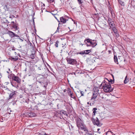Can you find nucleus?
Instances as JSON below:
<instances>
[{
  "instance_id": "47",
  "label": "nucleus",
  "mask_w": 135,
  "mask_h": 135,
  "mask_svg": "<svg viewBox=\"0 0 135 135\" xmlns=\"http://www.w3.org/2000/svg\"><path fill=\"white\" fill-rule=\"evenodd\" d=\"M58 21V22H59L60 21L57 18V19H56Z\"/></svg>"
},
{
  "instance_id": "11",
  "label": "nucleus",
  "mask_w": 135,
  "mask_h": 135,
  "mask_svg": "<svg viewBox=\"0 0 135 135\" xmlns=\"http://www.w3.org/2000/svg\"><path fill=\"white\" fill-rule=\"evenodd\" d=\"M10 59L12 61H16L18 60V57L17 56H16L13 57L12 56L10 57Z\"/></svg>"
},
{
  "instance_id": "35",
  "label": "nucleus",
  "mask_w": 135,
  "mask_h": 135,
  "mask_svg": "<svg viewBox=\"0 0 135 135\" xmlns=\"http://www.w3.org/2000/svg\"><path fill=\"white\" fill-rule=\"evenodd\" d=\"M34 54H32L31 55V58L32 59H34V58L35 57H34Z\"/></svg>"
},
{
  "instance_id": "17",
  "label": "nucleus",
  "mask_w": 135,
  "mask_h": 135,
  "mask_svg": "<svg viewBox=\"0 0 135 135\" xmlns=\"http://www.w3.org/2000/svg\"><path fill=\"white\" fill-rule=\"evenodd\" d=\"M129 80V79L127 78V75L125 78V79L124 81V84H126L128 82Z\"/></svg>"
},
{
  "instance_id": "24",
  "label": "nucleus",
  "mask_w": 135,
  "mask_h": 135,
  "mask_svg": "<svg viewBox=\"0 0 135 135\" xmlns=\"http://www.w3.org/2000/svg\"><path fill=\"white\" fill-rule=\"evenodd\" d=\"M112 31H113L115 33H116L117 32V30L116 28L114 26V27H112Z\"/></svg>"
},
{
  "instance_id": "4",
  "label": "nucleus",
  "mask_w": 135,
  "mask_h": 135,
  "mask_svg": "<svg viewBox=\"0 0 135 135\" xmlns=\"http://www.w3.org/2000/svg\"><path fill=\"white\" fill-rule=\"evenodd\" d=\"M93 93L92 99H94L96 98L98 95L99 91L98 88V87L94 86L93 89Z\"/></svg>"
},
{
  "instance_id": "38",
  "label": "nucleus",
  "mask_w": 135,
  "mask_h": 135,
  "mask_svg": "<svg viewBox=\"0 0 135 135\" xmlns=\"http://www.w3.org/2000/svg\"><path fill=\"white\" fill-rule=\"evenodd\" d=\"M11 85H12L13 86H14L15 87L16 86H15V84L14 83V82H11Z\"/></svg>"
},
{
  "instance_id": "6",
  "label": "nucleus",
  "mask_w": 135,
  "mask_h": 135,
  "mask_svg": "<svg viewBox=\"0 0 135 135\" xmlns=\"http://www.w3.org/2000/svg\"><path fill=\"white\" fill-rule=\"evenodd\" d=\"M7 33L9 35V36L11 37H19V36L13 32L10 31H8L7 32Z\"/></svg>"
},
{
  "instance_id": "56",
  "label": "nucleus",
  "mask_w": 135,
  "mask_h": 135,
  "mask_svg": "<svg viewBox=\"0 0 135 135\" xmlns=\"http://www.w3.org/2000/svg\"><path fill=\"white\" fill-rule=\"evenodd\" d=\"M30 43L31 45H32V44L30 42Z\"/></svg>"
},
{
  "instance_id": "53",
  "label": "nucleus",
  "mask_w": 135,
  "mask_h": 135,
  "mask_svg": "<svg viewBox=\"0 0 135 135\" xmlns=\"http://www.w3.org/2000/svg\"><path fill=\"white\" fill-rule=\"evenodd\" d=\"M105 131H106L105 130V129L104 130V132Z\"/></svg>"
},
{
  "instance_id": "5",
  "label": "nucleus",
  "mask_w": 135,
  "mask_h": 135,
  "mask_svg": "<svg viewBox=\"0 0 135 135\" xmlns=\"http://www.w3.org/2000/svg\"><path fill=\"white\" fill-rule=\"evenodd\" d=\"M11 76L13 80L15 81L18 83H20L21 80L18 76H16L14 74L12 75Z\"/></svg>"
},
{
  "instance_id": "18",
  "label": "nucleus",
  "mask_w": 135,
  "mask_h": 135,
  "mask_svg": "<svg viewBox=\"0 0 135 135\" xmlns=\"http://www.w3.org/2000/svg\"><path fill=\"white\" fill-rule=\"evenodd\" d=\"M113 133L112 132L109 131H107L103 134V135H111ZM112 135H115V134H112Z\"/></svg>"
},
{
  "instance_id": "27",
  "label": "nucleus",
  "mask_w": 135,
  "mask_h": 135,
  "mask_svg": "<svg viewBox=\"0 0 135 135\" xmlns=\"http://www.w3.org/2000/svg\"><path fill=\"white\" fill-rule=\"evenodd\" d=\"M93 115L94 116L96 112V110H97V108H94L93 109Z\"/></svg>"
},
{
  "instance_id": "40",
  "label": "nucleus",
  "mask_w": 135,
  "mask_h": 135,
  "mask_svg": "<svg viewBox=\"0 0 135 135\" xmlns=\"http://www.w3.org/2000/svg\"><path fill=\"white\" fill-rule=\"evenodd\" d=\"M80 93L81 94V96H84V94L83 91H81Z\"/></svg>"
},
{
  "instance_id": "22",
  "label": "nucleus",
  "mask_w": 135,
  "mask_h": 135,
  "mask_svg": "<svg viewBox=\"0 0 135 135\" xmlns=\"http://www.w3.org/2000/svg\"><path fill=\"white\" fill-rule=\"evenodd\" d=\"M119 3L122 6H124L125 5V2L122 1L120 0H118Z\"/></svg>"
},
{
  "instance_id": "26",
  "label": "nucleus",
  "mask_w": 135,
  "mask_h": 135,
  "mask_svg": "<svg viewBox=\"0 0 135 135\" xmlns=\"http://www.w3.org/2000/svg\"><path fill=\"white\" fill-rule=\"evenodd\" d=\"M91 40L90 39H86L84 41L85 42L86 41L88 43H89L90 44V43L91 42V40Z\"/></svg>"
},
{
  "instance_id": "52",
  "label": "nucleus",
  "mask_w": 135,
  "mask_h": 135,
  "mask_svg": "<svg viewBox=\"0 0 135 135\" xmlns=\"http://www.w3.org/2000/svg\"><path fill=\"white\" fill-rule=\"evenodd\" d=\"M80 44L82 45V46L83 45V44Z\"/></svg>"
},
{
  "instance_id": "44",
  "label": "nucleus",
  "mask_w": 135,
  "mask_h": 135,
  "mask_svg": "<svg viewBox=\"0 0 135 135\" xmlns=\"http://www.w3.org/2000/svg\"><path fill=\"white\" fill-rule=\"evenodd\" d=\"M103 47H105V50H106L107 49H106V47H105V46H104V45H103Z\"/></svg>"
},
{
  "instance_id": "34",
  "label": "nucleus",
  "mask_w": 135,
  "mask_h": 135,
  "mask_svg": "<svg viewBox=\"0 0 135 135\" xmlns=\"http://www.w3.org/2000/svg\"><path fill=\"white\" fill-rule=\"evenodd\" d=\"M85 51H81L80 53V54L81 55H83L84 54H85Z\"/></svg>"
},
{
  "instance_id": "36",
  "label": "nucleus",
  "mask_w": 135,
  "mask_h": 135,
  "mask_svg": "<svg viewBox=\"0 0 135 135\" xmlns=\"http://www.w3.org/2000/svg\"><path fill=\"white\" fill-rule=\"evenodd\" d=\"M77 1L79 4H81L83 3V2H82L81 0H77Z\"/></svg>"
},
{
  "instance_id": "46",
  "label": "nucleus",
  "mask_w": 135,
  "mask_h": 135,
  "mask_svg": "<svg viewBox=\"0 0 135 135\" xmlns=\"http://www.w3.org/2000/svg\"><path fill=\"white\" fill-rule=\"evenodd\" d=\"M87 103H88V104H89L90 105L89 102H88Z\"/></svg>"
},
{
  "instance_id": "14",
  "label": "nucleus",
  "mask_w": 135,
  "mask_h": 135,
  "mask_svg": "<svg viewBox=\"0 0 135 135\" xmlns=\"http://www.w3.org/2000/svg\"><path fill=\"white\" fill-rule=\"evenodd\" d=\"M16 92V91H14L13 92L10 93V94L9 95V98L11 99L13 97L14 95H15Z\"/></svg>"
},
{
  "instance_id": "12",
  "label": "nucleus",
  "mask_w": 135,
  "mask_h": 135,
  "mask_svg": "<svg viewBox=\"0 0 135 135\" xmlns=\"http://www.w3.org/2000/svg\"><path fill=\"white\" fill-rule=\"evenodd\" d=\"M60 20L61 22L64 23H65L66 22L67 20L64 17H62L60 18Z\"/></svg>"
},
{
  "instance_id": "41",
  "label": "nucleus",
  "mask_w": 135,
  "mask_h": 135,
  "mask_svg": "<svg viewBox=\"0 0 135 135\" xmlns=\"http://www.w3.org/2000/svg\"><path fill=\"white\" fill-rule=\"evenodd\" d=\"M85 44H86L87 46H91L90 44V45L87 44L86 42H85Z\"/></svg>"
},
{
  "instance_id": "7",
  "label": "nucleus",
  "mask_w": 135,
  "mask_h": 135,
  "mask_svg": "<svg viewBox=\"0 0 135 135\" xmlns=\"http://www.w3.org/2000/svg\"><path fill=\"white\" fill-rule=\"evenodd\" d=\"M92 120L94 125H96L98 126L99 125V122L97 118L95 119L92 118Z\"/></svg>"
},
{
  "instance_id": "8",
  "label": "nucleus",
  "mask_w": 135,
  "mask_h": 135,
  "mask_svg": "<svg viewBox=\"0 0 135 135\" xmlns=\"http://www.w3.org/2000/svg\"><path fill=\"white\" fill-rule=\"evenodd\" d=\"M108 23L110 27L112 28V27H114L115 24L113 21H112L109 18L108 19Z\"/></svg>"
},
{
  "instance_id": "31",
  "label": "nucleus",
  "mask_w": 135,
  "mask_h": 135,
  "mask_svg": "<svg viewBox=\"0 0 135 135\" xmlns=\"http://www.w3.org/2000/svg\"><path fill=\"white\" fill-rule=\"evenodd\" d=\"M59 43V41H57L55 43V45L56 47H58V44Z\"/></svg>"
},
{
  "instance_id": "32",
  "label": "nucleus",
  "mask_w": 135,
  "mask_h": 135,
  "mask_svg": "<svg viewBox=\"0 0 135 135\" xmlns=\"http://www.w3.org/2000/svg\"><path fill=\"white\" fill-rule=\"evenodd\" d=\"M59 26L57 27V30L55 32V33H56L57 32H59Z\"/></svg>"
},
{
  "instance_id": "33",
  "label": "nucleus",
  "mask_w": 135,
  "mask_h": 135,
  "mask_svg": "<svg viewBox=\"0 0 135 135\" xmlns=\"http://www.w3.org/2000/svg\"><path fill=\"white\" fill-rule=\"evenodd\" d=\"M67 91H68V93L69 94H69H70V93H71V89H68L67 90Z\"/></svg>"
},
{
  "instance_id": "9",
  "label": "nucleus",
  "mask_w": 135,
  "mask_h": 135,
  "mask_svg": "<svg viewBox=\"0 0 135 135\" xmlns=\"http://www.w3.org/2000/svg\"><path fill=\"white\" fill-rule=\"evenodd\" d=\"M108 96L106 94L102 93V99H103V100L107 101L108 100Z\"/></svg>"
},
{
  "instance_id": "19",
  "label": "nucleus",
  "mask_w": 135,
  "mask_h": 135,
  "mask_svg": "<svg viewBox=\"0 0 135 135\" xmlns=\"http://www.w3.org/2000/svg\"><path fill=\"white\" fill-rule=\"evenodd\" d=\"M131 6L133 7L134 6H135V1H132L130 4H129L128 7H129V6Z\"/></svg>"
},
{
  "instance_id": "29",
  "label": "nucleus",
  "mask_w": 135,
  "mask_h": 135,
  "mask_svg": "<svg viewBox=\"0 0 135 135\" xmlns=\"http://www.w3.org/2000/svg\"><path fill=\"white\" fill-rule=\"evenodd\" d=\"M85 54H88L91 52L90 50H85Z\"/></svg>"
},
{
  "instance_id": "49",
  "label": "nucleus",
  "mask_w": 135,
  "mask_h": 135,
  "mask_svg": "<svg viewBox=\"0 0 135 135\" xmlns=\"http://www.w3.org/2000/svg\"><path fill=\"white\" fill-rule=\"evenodd\" d=\"M55 17L56 19H57V18L55 16Z\"/></svg>"
},
{
  "instance_id": "25",
  "label": "nucleus",
  "mask_w": 135,
  "mask_h": 135,
  "mask_svg": "<svg viewBox=\"0 0 135 135\" xmlns=\"http://www.w3.org/2000/svg\"><path fill=\"white\" fill-rule=\"evenodd\" d=\"M69 129L70 130H73L74 126L71 124H69Z\"/></svg>"
},
{
  "instance_id": "3",
  "label": "nucleus",
  "mask_w": 135,
  "mask_h": 135,
  "mask_svg": "<svg viewBox=\"0 0 135 135\" xmlns=\"http://www.w3.org/2000/svg\"><path fill=\"white\" fill-rule=\"evenodd\" d=\"M66 60L68 64L73 65H76L77 64V61L75 59H72L70 57H67Z\"/></svg>"
},
{
  "instance_id": "45",
  "label": "nucleus",
  "mask_w": 135,
  "mask_h": 135,
  "mask_svg": "<svg viewBox=\"0 0 135 135\" xmlns=\"http://www.w3.org/2000/svg\"><path fill=\"white\" fill-rule=\"evenodd\" d=\"M66 91V89H65L64 90V92H65Z\"/></svg>"
},
{
  "instance_id": "48",
  "label": "nucleus",
  "mask_w": 135,
  "mask_h": 135,
  "mask_svg": "<svg viewBox=\"0 0 135 135\" xmlns=\"http://www.w3.org/2000/svg\"><path fill=\"white\" fill-rule=\"evenodd\" d=\"M47 69L48 71H49V72H50V71L48 69V68H47Z\"/></svg>"
},
{
  "instance_id": "13",
  "label": "nucleus",
  "mask_w": 135,
  "mask_h": 135,
  "mask_svg": "<svg viewBox=\"0 0 135 135\" xmlns=\"http://www.w3.org/2000/svg\"><path fill=\"white\" fill-rule=\"evenodd\" d=\"M92 97H91L90 100L89 101L90 105L91 106L92 105H93L95 103V99L96 98L94 99H92Z\"/></svg>"
},
{
  "instance_id": "30",
  "label": "nucleus",
  "mask_w": 135,
  "mask_h": 135,
  "mask_svg": "<svg viewBox=\"0 0 135 135\" xmlns=\"http://www.w3.org/2000/svg\"><path fill=\"white\" fill-rule=\"evenodd\" d=\"M39 134L40 135H47L46 133L44 132H42L40 133Z\"/></svg>"
},
{
  "instance_id": "2",
  "label": "nucleus",
  "mask_w": 135,
  "mask_h": 135,
  "mask_svg": "<svg viewBox=\"0 0 135 135\" xmlns=\"http://www.w3.org/2000/svg\"><path fill=\"white\" fill-rule=\"evenodd\" d=\"M77 126L79 129L83 130L87 133L88 131L87 129L85 127L84 125L81 122V119L80 118H77L76 119Z\"/></svg>"
},
{
  "instance_id": "39",
  "label": "nucleus",
  "mask_w": 135,
  "mask_h": 135,
  "mask_svg": "<svg viewBox=\"0 0 135 135\" xmlns=\"http://www.w3.org/2000/svg\"><path fill=\"white\" fill-rule=\"evenodd\" d=\"M85 132L86 134H85V135H91V134H90L89 133H88V132H87V133Z\"/></svg>"
},
{
  "instance_id": "37",
  "label": "nucleus",
  "mask_w": 135,
  "mask_h": 135,
  "mask_svg": "<svg viewBox=\"0 0 135 135\" xmlns=\"http://www.w3.org/2000/svg\"><path fill=\"white\" fill-rule=\"evenodd\" d=\"M60 113L61 114H65V112L64 110H62V111H60Z\"/></svg>"
},
{
  "instance_id": "42",
  "label": "nucleus",
  "mask_w": 135,
  "mask_h": 135,
  "mask_svg": "<svg viewBox=\"0 0 135 135\" xmlns=\"http://www.w3.org/2000/svg\"><path fill=\"white\" fill-rule=\"evenodd\" d=\"M19 38L18 39H19L20 40H21V41L23 42V40L22 39H21L19 37H18Z\"/></svg>"
},
{
  "instance_id": "43",
  "label": "nucleus",
  "mask_w": 135,
  "mask_h": 135,
  "mask_svg": "<svg viewBox=\"0 0 135 135\" xmlns=\"http://www.w3.org/2000/svg\"><path fill=\"white\" fill-rule=\"evenodd\" d=\"M100 129H99V128H98V130H98V132H99V133H100V132H99V130Z\"/></svg>"
},
{
  "instance_id": "55",
  "label": "nucleus",
  "mask_w": 135,
  "mask_h": 135,
  "mask_svg": "<svg viewBox=\"0 0 135 135\" xmlns=\"http://www.w3.org/2000/svg\"><path fill=\"white\" fill-rule=\"evenodd\" d=\"M7 73H9L8 71H7Z\"/></svg>"
},
{
  "instance_id": "15",
  "label": "nucleus",
  "mask_w": 135,
  "mask_h": 135,
  "mask_svg": "<svg viewBox=\"0 0 135 135\" xmlns=\"http://www.w3.org/2000/svg\"><path fill=\"white\" fill-rule=\"evenodd\" d=\"M90 44L92 47H94L97 45V44L96 43L95 41L94 40L91 41V42L90 43Z\"/></svg>"
},
{
  "instance_id": "28",
  "label": "nucleus",
  "mask_w": 135,
  "mask_h": 135,
  "mask_svg": "<svg viewBox=\"0 0 135 135\" xmlns=\"http://www.w3.org/2000/svg\"><path fill=\"white\" fill-rule=\"evenodd\" d=\"M69 96L71 98L74 99L75 98V96L73 95V93L69 94Z\"/></svg>"
},
{
  "instance_id": "16",
  "label": "nucleus",
  "mask_w": 135,
  "mask_h": 135,
  "mask_svg": "<svg viewBox=\"0 0 135 135\" xmlns=\"http://www.w3.org/2000/svg\"><path fill=\"white\" fill-rule=\"evenodd\" d=\"M6 7L7 10H8L12 8V6L11 4L7 3V4L6 5Z\"/></svg>"
},
{
  "instance_id": "54",
  "label": "nucleus",
  "mask_w": 135,
  "mask_h": 135,
  "mask_svg": "<svg viewBox=\"0 0 135 135\" xmlns=\"http://www.w3.org/2000/svg\"><path fill=\"white\" fill-rule=\"evenodd\" d=\"M134 73L135 74V70L134 71Z\"/></svg>"
},
{
  "instance_id": "10",
  "label": "nucleus",
  "mask_w": 135,
  "mask_h": 135,
  "mask_svg": "<svg viewBox=\"0 0 135 135\" xmlns=\"http://www.w3.org/2000/svg\"><path fill=\"white\" fill-rule=\"evenodd\" d=\"M38 71L41 74L44 73V69L41 66L38 67L37 68Z\"/></svg>"
},
{
  "instance_id": "50",
  "label": "nucleus",
  "mask_w": 135,
  "mask_h": 135,
  "mask_svg": "<svg viewBox=\"0 0 135 135\" xmlns=\"http://www.w3.org/2000/svg\"><path fill=\"white\" fill-rule=\"evenodd\" d=\"M15 54L16 55V52H15Z\"/></svg>"
},
{
  "instance_id": "1",
  "label": "nucleus",
  "mask_w": 135,
  "mask_h": 135,
  "mask_svg": "<svg viewBox=\"0 0 135 135\" xmlns=\"http://www.w3.org/2000/svg\"><path fill=\"white\" fill-rule=\"evenodd\" d=\"M114 81L112 79H110L109 80L108 79L105 78L102 82V85L103 84L102 88L104 91L106 92H110L113 91L114 87L112 86L109 83L112 84L114 83Z\"/></svg>"
},
{
  "instance_id": "21",
  "label": "nucleus",
  "mask_w": 135,
  "mask_h": 135,
  "mask_svg": "<svg viewBox=\"0 0 135 135\" xmlns=\"http://www.w3.org/2000/svg\"><path fill=\"white\" fill-rule=\"evenodd\" d=\"M114 59L115 62L117 64H118V59L117 56L114 55Z\"/></svg>"
},
{
  "instance_id": "51",
  "label": "nucleus",
  "mask_w": 135,
  "mask_h": 135,
  "mask_svg": "<svg viewBox=\"0 0 135 135\" xmlns=\"http://www.w3.org/2000/svg\"><path fill=\"white\" fill-rule=\"evenodd\" d=\"M12 23H14V22L13 21V22H12Z\"/></svg>"
},
{
  "instance_id": "57",
  "label": "nucleus",
  "mask_w": 135,
  "mask_h": 135,
  "mask_svg": "<svg viewBox=\"0 0 135 135\" xmlns=\"http://www.w3.org/2000/svg\"><path fill=\"white\" fill-rule=\"evenodd\" d=\"M53 14V15H55V14Z\"/></svg>"
},
{
  "instance_id": "23",
  "label": "nucleus",
  "mask_w": 135,
  "mask_h": 135,
  "mask_svg": "<svg viewBox=\"0 0 135 135\" xmlns=\"http://www.w3.org/2000/svg\"><path fill=\"white\" fill-rule=\"evenodd\" d=\"M13 27L15 30H18V26L16 24H14L13 26Z\"/></svg>"
},
{
  "instance_id": "20",
  "label": "nucleus",
  "mask_w": 135,
  "mask_h": 135,
  "mask_svg": "<svg viewBox=\"0 0 135 135\" xmlns=\"http://www.w3.org/2000/svg\"><path fill=\"white\" fill-rule=\"evenodd\" d=\"M28 115L30 117H32L35 116V114L33 113L30 112L28 113Z\"/></svg>"
}]
</instances>
